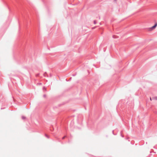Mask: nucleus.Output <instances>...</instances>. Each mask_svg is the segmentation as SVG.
Returning a JSON list of instances; mask_svg holds the SVG:
<instances>
[{
    "mask_svg": "<svg viewBox=\"0 0 157 157\" xmlns=\"http://www.w3.org/2000/svg\"><path fill=\"white\" fill-rule=\"evenodd\" d=\"M150 100H151V98H150Z\"/></svg>",
    "mask_w": 157,
    "mask_h": 157,
    "instance_id": "20e7f679",
    "label": "nucleus"
},
{
    "mask_svg": "<svg viewBox=\"0 0 157 157\" xmlns=\"http://www.w3.org/2000/svg\"><path fill=\"white\" fill-rule=\"evenodd\" d=\"M155 99L156 100H157V97H155Z\"/></svg>",
    "mask_w": 157,
    "mask_h": 157,
    "instance_id": "7ed1b4c3",
    "label": "nucleus"
},
{
    "mask_svg": "<svg viewBox=\"0 0 157 157\" xmlns=\"http://www.w3.org/2000/svg\"><path fill=\"white\" fill-rule=\"evenodd\" d=\"M157 24H155L154 26L151 27V29H154L157 26Z\"/></svg>",
    "mask_w": 157,
    "mask_h": 157,
    "instance_id": "f257e3e1",
    "label": "nucleus"
},
{
    "mask_svg": "<svg viewBox=\"0 0 157 157\" xmlns=\"http://www.w3.org/2000/svg\"><path fill=\"white\" fill-rule=\"evenodd\" d=\"M65 136H64L63 137L62 139H64L65 138Z\"/></svg>",
    "mask_w": 157,
    "mask_h": 157,
    "instance_id": "f03ea898",
    "label": "nucleus"
}]
</instances>
